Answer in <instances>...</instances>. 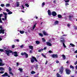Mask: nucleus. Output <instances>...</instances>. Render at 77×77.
Here are the masks:
<instances>
[{
    "instance_id": "obj_1",
    "label": "nucleus",
    "mask_w": 77,
    "mask_h": 77,
    "mask_svg": "<svg viewBox=\"0 0 77 77\" xmlns=\"http://www.w3.org/2000/svg\"><path fill=\"white\" fill-rule=\"evenodd\" d=\"M5 51L7 56H9V53H12V54H14V56H15V57H17V56H18V52L17 51L13 52L11 50H5Z\"/></svg>"
},
{
    "instance_id": "obj_2",
    "label": "nucleus",
    "mask_w": 77,
    "mask_h": 77,
    "mask_svg": "<svg viewBox=\"0 0 77 77\" xmlns=\"http://www.w3.org/2000/svg\"><path fill=\"white\" fill-rule=\"evenodd\" d=\"M61 39H63V40H60L61 42H63V45L64 48H66V46L65 45V43H64V42H65V41L64 40V37H63V36H61Z\"/></svg>"
},
{
    "instance_id": "obj_3",
    "label": "nucleus",
    "mask_w": 77,
    "mask_h": 77,
    "mask_svg": "<svg viewBox=\"0 0 77 77\" xmlns=\"http://www.w3.org/2000/svg\"><path fill=\"white\" fill-rule=\"evenodd\" d=\"M35 62H38V60H37L36 58L35 57H32L31 60V63H34L35 62Z\"/></svg>"
},
{
    "instance_id": "obj_4",
    "label": "nucleus",
    "mask_w": 77,
    "mask_h": 77,
    "mask_svg": "<svg viewBox=\"0 0 77 77\" xmlns=\"http://www.w3.org/2000/svg\"><path fill=\"white\" fill-rule=\"evenodd\" d=\"M21 55H22V56H24V55H25L26 58H27L29 56L28 54L26 52H22L21 53Z\"/></svg>"
},
{
    "instance_id": "obj_5",
    "label": "nucleus",
    "mask_w": 77,
    "mask_h": 77,
    "mask_svg": "<svg viewBox=\"0 0 77 77\" xmlns=\"http://www.w3.org/2000/svg\"><path fill=\"white\" fill-rule=\"evenodd\" d=\"M60 74H62L63 72V67L61 66L60 69Z\"/></svg>"
},
{
    "instance_id": "obj_6",
    "label": "nucleus",
    "mask_w": 77,
    "mask_h": 77,
    "mask_svg": "<svg viewBox=\"0 0 77 77\" xmlns=\"http://www.w3.org/2000/svg\"><path fill=\"white\" fill-rule=\"evenodd\" d=\"M66 73L68 75H69V74H70V72H71V70L69 69H66Z\"/></svg>"
},
{
    "instance_id": "obj_7",
    "label": "nucleus",
    "mask_w": 77,
    "mask_h": 77,
    "mask_svg": "<svg viewBox=\"0 0 77 77\" xmlns=\"http://www.w3.org/2000/svg\"><path fill=\"white\" fill-rule=\"evenodd\" d=\"M2 62H3V60H2V59L0 58V66H3V65H5V63H3Z\"/></svg>"
},
{
    "instance_id": "obj_8",
    "label": "nucleus",
    "mask_w": 77,
    "mask_h": 77,
    "mask_svg": "<svg viewBox=\"0 0 77 77\" xmlns=\"http://www.w3.org/2000/svg\"><path fill=\"white\" fill-rule=\"evenodd\" d=\"M9 75L8 74L7 72H6L5 73V74L3 75H2V77H8Z\"/></svg>"
},
{
    "instance_id": "obj_9",
    "label": "nucleus",
    "mask_w": 77,
    "mask_h": 77,
    "mask_svg": "<svg viewBox=\"0 0 77 77\" xmlns=\"http://www.w3.org/2000/svg\"><path fill=\"white\" fill-rule=\"evenodd\" d=\"M52 57L53 58H57L58 56L57 54H53L52 55Z\"/></svg>"
},
{
    "instance_id": "obj_10",
    "label": "nucleus",
    "mask_w": 77,
    "mask_h": 77,
    "mask_svg": "<svg viewBox=\"0 0 77 77\" xmlns=\"http://www.w3.org/2000/svg\"><path fill=\"white\" fill-rule=\"evenodd\" d=\"M3 14H4V15H5V20H6V19L7 18V15H8V14H7V13H5L4 12H3Z\"/></svg>"
},
{
    "instance_id": "obj_11",
    "label": "nucleus",
    "mask_w": 77,
    "mask_h": 77,
    "mask_svg": "<svg viewBox=\"0 0 77 77\" xmlns=\"http://www.w3.org/2000/svg\"><path fill=\"white\" fill-rule=\"evenodd\" d=\"M5 29H0V34L2 33V34H4L5 33Z\"/></svg>"
},
{
    "instance_id": "obj_12",
    "label": "nucleus",
    "mask_w": 77,
    "mask_h": 77,
    "mask_svg": "<svg viewBox=\"0 0 77 77\" xmlns=\"http://www.w3.org/2000/svg\"><path fill=\"white\" fill-rule=\"evenodd\" d=\"M43 33L45 36H48V34L47 33V32L44 31H43Z\"/></svg>"
},
{
    "instance_id": "obj_13",
    "label": "nucleus",
    "mask_w": 77,
    "mask_h": 77,
    "mask_svg": "<svg viewBox=\"0 0 77 77\" xmlns=\"http://www.w3.org/2000/svg\"><path fill=\"white\" fill-rule=\"evenodd\" d=\"M46 45H48V46H49V47H51V46L52 45L50 43V42H46Z\"/></svg>"
},
{
    "instance_id": "obj_14",
    "label": "nucleus",
    "mask_w": 77,
    "mask_h": 77,
    "mask_svg": "<svg viewBox=\"0 0 77 77\" xmlns=\"http://www.w3.org/2000/svg\"><path fill=\"white\" fill-rule=\"evenodd\" d=\"M52 15H53V16H56V15H57L56 13V12L55 11L53 12H52Z\"/></svg>"
},
{
    "instance_id": "obj_15",
    "label": "nucleus",
    "mask_w": 77,
    "mask_h": 77,
    "mask_svg": "<svg viewBox=\"0 0 77 77\" xmlns=\"http://www.w3.org/2000/svg\"><path fill=\"white\" fill-rule=\"evenodd\" d=\"M59 24V21L57 20L54 23V25H57Z\"/></svg>"
},
{
    "instance_id": "obj_16",
    "label": "nucleus",
    "mask_w": 77,
    "mask_h": 77,
    "mask_svg": "<svg viewBox=\"0 0 77 77\" xmlns=\"http://www.w3.org/2000/svg\"><path fill=\"white\" fill-rule=\"evenodd\" d=\"M48 13L49 15H51V11L50 10H48Z\"/></svg>"
},
{
    "instance_id": "obj_17",
    "label": "nucleus",
    "mask_w": 77,
    "mask_h": 77,
    "mask_svg": "<svg viewBox=\"0 0 77 77\" xmlns=\"http://www.w3.org/2000/svg\"><path fill=\"white\" fill-rule=\"evenodd\" d=\"M2 15H3V14H0V22L1 23H2V18H1V17H2Z\"/></svg>"
},
{
    "instance_id": "obj_18",
    "label": "nucleus",
    "mask_w": 77,
    "mask_h": 77,
    "mask_svg": "<svg viewBox=\"0 0 77 77\" xmlns=\"http://www.w3.org/2000/svg\"><path fill=\"white\" fill-rule=\"evenodd\" d=\"M16 6L17 7H19L20 6V2H16Z\"/></svg>"
},
{
    "instance_id": "obj_19",
    "label": "nucleus",
    "mask_w": 77,
    "mask_h": 77,
    "mask_svg": "<svg viewBox=\"0 0 77 77\" xmlns=\"http://www.w3.org/2000/svg\"><path fill=\"white\" fill-rule=\"evenodd\" d=\"M56 75L57 77H62L61 75H60L58 73Z\"/></svg>"
},
{
    "instance_id": "obj_20",
    "label": "nucleus",
    "mask_w": 77,
    "mask_h": 77,
    "mask_svg": "<svg viewBox=\"0 0 77 77\" xmlns=\"http://www.w3.org/2000/svg\"><path fill=\"white\" fill-rule=\"evenodd\" d=\"M0 71H5V69L4 68L2 67H0Z\"/></svg>"
},
{
    "instance_id": "obj_21",
    "label": "nucleus",
    "mask_w": 77,
    "mask_h": 77,
    "mask_svg": "<svg viewBox=\"0 0 77 77\" xmlns=\"http://www.w3.org/2000/svg\"><path fill=\"white\" fill-rule=\"evenodd\" d=\"M70 45L72 47H75V45H74L72 43H70Z\"/></svg>"
},
{
    "instance_id": "obj_22",
    "label": "nucleus",
    "mask_w": 77,
    "mask_h": 77,
    "mask_svg": "<svg viewBox=\"0 0 77 77\" xmlns=\"http://www.w3.org/2000/svg\"><path fill=\"white\" fill-rule=\"evenodd\" d=\"M62 57H63V59L64 60H65V58H66V57H65V55H64V54H63L62 55Z\"/></svg>"
},
{
    "instance_id": "obj_23",
    "label": "nucleus",
    "mask_w": 77,
    "mask_h": 77,
    "mask_svg": "<svg viewBox=\"0 0 77 77\" xmlns=\"http://www.w3.org/2000/svg\"><path fill=\"white\" fill-rule=\"evenodd\" d=\"M35 73H36V72H35V71H32L31 72V74H34Z\"/></svg>"
},
{
    "instance_id": "obj_24",
    "label": "nucleus",
    "mask_w": 77,
    "mask_h": 77,
    "mask_svg": "<svg viewBox=\"0 0 77 77\" xmlns=\"http://www.w3.org/2000/svg\"><path fill=\"white\" fill-rule=\"evenodd\" d=\"M19 32L21 34H23L24 33V31H20Z\"/></svg>"
},
{
    "instance_id": "obj_25",
    "label": "nucleus",
    "mask_w": 77,
    "mask_h": 77,
    "mask_svg": "<svg viewBox=\"0 0 77 77\" xmlns=\"http://www.w3.org/2000/svg\"><path fill=\"white\" fill-rule=\"evenodd\" d=\"M43 50H46V48H44L43 49H42L39 50L38 51V52H41V51H42Z\"/></svg>"
},
{
    "instance_id": "obj_26",
    "label": "nucleus",
    "mask_w": 77,
    "mask_h": 77,
    "mask_svg": "<svg viewBox=\"0 0 77 77\" xmlns=\"http://www.w3.org/2000/svg\"><path fill=\"white\" fill-rule=\"evenodd\" d=\"M18 70H19L20 71V72H22V71H23V69H22V68H19Z\"/></svg>"
},
{
    "instance_id": "obj_27",
    "label": "nucleus",
    "mask_w": 77,
    "mask_h": 77,
    "mask_svg": "<svg viewBox=\"0 0 77 77\" xmlns=\"http://www.w3.org/2000/svg\"><path fill=\"white\" fill-rule=\"evenodd\" d=\"M45 5V2H44L43 3H42V8H43L44 7V5Z\"/></svg>"
},
{
    "instance_id": "obj_28",
    "label": "nucleus",
    "mask_w": 77,
    "mask_h": 77,
    "mask_svg": "<svg viewBox=\"0 0 77 77\" xmlns=\"http://www.w3.org/2000/svg\"><path fill=\"white\" fill-rule=\"evenodd\" d=\"M9 72H11L12 71V69L11 67H9L8 68Z\"/></svg>"
},
{
    "instance_id": "obj_29",
    "label": "nucleus",
    "mask_w": 77,
    "mask_h": 77,
    "mask_svg": "<svg viewBox=\"0 0 77 77\" xmlns=\"http://www.w3.org/2000/svg\"><path fill=\"white\" fill-rule=\"evenodd\" d=\"M58 17L59 18H62V15L60 14H58Z\"/></svg>"
},
{
    "instance_id": "obj_30",
    "label": "nucleus",
    "mask_w": 77,
    "mask_h": 77,
    "mask_svg": "<svg viewBox=\"0 0 77 77\" xmlns=\"http://www.w3.org/2000/svg\"><path fill=\"white\" fill-rule=\"evenodd\" d=\"M35 27H36V24H35L33 26V27L32 28V29L33 30L35 29Z\"/></svg>"
},
{
    "instance_id": "obj_31",
    "label": "nucleus",
    "mask_w": 77,
    "mask_h": 77,
    "mask_svg": "<svg viewBox=\"0 0 77 77\" xmlns=\"http://www.w3.org/2000/svg\"><path fill=\"white\" fill-rule=\"evenodd\" d=\"M40 42L39 41H36V44H39Z\"/></svg>"
},
{
    "instance_id": "obj_32",
    "label": "nucleus",
    "mask_w": 77,
    "mask_h": 77,
    "mask_svg": "<svg viewBox=\"0 0 77 77\" xmlns=\"http://www.w3.org/2000/svg\"><path fill=\"white\" fill-rule=\"evenodd\" d=\"M70 68H72V69H74V67L72 65H70Z\"/></svg>"
},
{
    "instance_id": "obj_33",
    "label": "nucleus",
    "mask_w": 77,
    "mask_h": 77,
    "mask_svg": "<svg viewBox=\"0 0 77 77\" xmlns=\"http://www.w3.org/2000/svg\"><path fill=\"white\" fill-rule=\"evenodd\" d=\"M29 48H33V47L32 45H30L29 46Z\"/></svg>"
},
{
    "instance_id": "obj_34",
    "label": "nucleus",
    "mask_w": 77,
    "mask_h": 77,
    "mask_svg": "<svg viewBox=\"0 0 77 77\" xmlns=\"http://www.w3.org/2000/svg\"><path fill=\"white\" fill-rule=\"evenodd\" d=\"M32 50H30L29 51V53H32V51L33 50V48H30Z\"/></svg>"
},
{
    "instance_id": "obj_35",
    "label": "nucleus",
    "mask_w": 77,
    "mask_h": 77,
    "mask_svg": "<svg viewBox=\"0 0 77 77\" xmlns=\"http://www.w3.org/2000/svg\"><path fill=\"white\" fill-rule=\"evenodd\" d=\"M25 6H26V7H27V8L29 7V4H26L25 5Z\"/></svg>"
},
{
    "instance_id": "obj_36",
    "label": "nucleus",
    "mask_w": 77,
    "mask_h": 77,
    "mask_svg": "<svg viewBox=\"0 0 77 77\" xmlns=\"http://www.w3.org/2000/svg\"><path fill=\"white\" fill-rule=\"evenodd\" d=\"M10 5V4H6V7H9Z\"/></svg>"
},
{
    "instance_id": "obj_37",
    "label": "nucleus",
    "mask_w": 77,
    "mask_h": 77,
    "mask_svg": "<svg viewBox=\"0 0 77 77\" xmlns=\"http://www.w3.org/2000/svg\"><path fill=\"white\" fill-rule=\"evenodd\" d=\"M39 36H43V34H42L41 33H39Z\"/></svg>"
},
{
    "instance_id": "obj_38",
    "label": "nucleus",
    "mask_w": 77,
    "mask_h": 77,
    "mask_svg": "<svg viewBox=\"0 0 77 77\" xmlns=\"http://www.w3.org/2000/svg\"><path fill=\"white\" fill-rule=\"evenodd\" d=\"M12 14V12L11 11H9L8 13V14L9 15H10V14Z\"/></svg>"
},
{
    "instance_id": "obj_39",
    "label": "nucleus",
    "mask_w": 77,
    "mask_h": 77,
    "mask_svg": "<svg viewBox=\"0 0 77 77\" xmlns=\"http://www.w3.org/2000/svg\"><path fill=\"white\" fill-rule=\"evenodd\" d=\"M1 6L2 7H4L5 6V4H2L1 5Z\"/></svg>"
},
{
    "instance_id": "obj_40",
    "label": "nucleus",
    "mask_w": 77,
    "mask_h": 77,
    "mask_svg": "<svg viewBox=\"0 0 77 77\" xmlns=\"http://www.w3.org/2000/svg\"><path fill=\"white\" fill-rule=\"evenodd\" d=\"M42 39L43 42H45V39L44 38H42Z\"/></svg>"
},
{
    "instance_id": "obj_41",
    "label": "nucleus",
    "mask_w": 77,
    "mask_h": 77,
    "mask_svg": "<svg viewBox=\"0 0 77 77\" xmlns=\"http://www.w3.org/2000/svg\"><path fill=\"white\" fill-rule=\"evenodd\" d=\"M9 74H11L12 75H14L13 73H12V72H9Z\"/></svg>"
},
{
    "instance_id": "obj_42",
    "label": "nucleus",
    "mask_w": 77,
    "mask_h": 77,
    "mask_svg": "<svg viewBox=\"0 0 77 77\" xmlns=\"http://www.w3.org/2000/svg\"><path fill=\"white\" fill-rule=\"evenodd\" d=\"M24 45H20V47H21V48H22L23 47H24Z\"/></svg>"
},
{
    "instance_id": "obj_43",
    "label": "nucleus",
    "mask_w": 77,
    "mask_h": 77,
    "mask_svg": "<svg viewBox=\"0 0 77 77\" xmlns=\"http://www.w3.org/2000/svg\"><path fill=\"white\" fill-rule=\"evenodd\" d=\"M0 51L2 52V51H4L3 50V49H0Z\"/></svg>"
},
{
    "instance_id": "obj_44",
    "label": "nucleus",
    "mask_w": 77,
    "mask_h": 77,
    "mask_svg": "<svg viewBox=\"0 0 77 77\" xmlns=\"http://www.w3.org/2000/svg\"><path fill=\"white\" fill-rule=\"evenodd\" d=\"M35 67L36 68H38V65H36L35 66Z\"/></svg>"
},
{
    "instance_id": "obj_45",
    "label": "nucleus",
    "mask_w": 77,
    "mask_h": 77,
    "mask_svg": "<svg viewBox=\"0 0 77 77\" xmlns=\"http://www.w3.org/2000/svg\"><path fill=\"white\" fill-rule=\"evenodd\" d=\"M12 48H14L15 47V45H13L12 46Z\"/></svg>"
},
{
    "instance_id": "obj_46",
    "label": "nucleus",
    "mask_w": 77,
    "mask_h": 77,
    "mask_svg": "<svg viewBox=\"0 0 77 77\" xmlns=\"http://www.w3.org/2000/svg\"><path fill=\"white\" fill-rule=\"evenodd\" d=\"M3 73H4V71H2L0 72V74H3Z\"/></svg>"
},
{
    "instance_id": "obj_47",
    "label": "nucleus",
    "mask_w": 77,
    "mask_h": 77,
    "mask_svg": "<svg viewBox=\"0 0 77 77\" xmlns=\"http://www.w3.org/2000/svg\"><path fill=\"white\" fill-rule=\"evenodd\" d=\"M15 41H17V42H19L20 40L18 39H16L15 40Z\"/></svg>"
},
{
    "instance_id": "obj_48",
    "label": "nucleus",
    "mask_w": 77,
    "mask_h": 77,
    "mask_svg": "<svg viewBox=\"0 0 77 77\" xmlns=\"http://www.w3.org/2000/svg\"><path fill=\"white\" fill-rule=\"evenodd\" d=\"M65 2H66V3H68V2H69V0L65 1Z\"/></svg>"
},
{
    "instance_id": "obj_49",
    "label": "nucleus",
    "mask_w": 77,
    "mask_h": 77,
    "mask_svg": "<svg viewBox=\"0 0 77 77\" xmlns=\"http://www.w3.org/2000/svg\"><path fill=\"white\" fill-rule=\"evenodd\" d=\"M21 8L22 9H24V6H23V5L21 6Z\"/></svg>"
},
{
    "instance_id": "obj_50",
    "label": "nucleus",
    "mask_w": 77,
    "mask_h": 77,
    "mask_svg": "<svg viewBox=\"0 0 77 77\" xmlns=\"http://www.w3.org/2000/svg\"><path fill=\"white\" fill-rule=\"evenodd\" d=\"M6 11L7 12H9V10L8 9H6Z\"/></svg>"
},
{
    "instance_id": "obj_51",
    "label": "nucleus",
    "mask_w": 77,
    "mask_h": 77,
    "mask_svg": "<svg viewBox=\"0 0 77 77\" xmlns=\"http://www.w3.org/2000/svg\"><path fill=\"white\" fill-rule=\"evenodd\" d=\"M56 63H59V61L58 60H57L56 62Z\"/></svg>"
},
{
    "instance_id": "obj_52",
    "label": "nucleus",
    "mask_w": 77,
    "mask_h": 77,
    "mask_svg": "<svg viewBox=\"0 0 77 77\" xmlns=\"http://www.w3.org/2000/svg\"><path fill=\"white\" fill-rule=\"evenodd\" d=\"M47 63H48V61H47V60L46 61L45 64V65H47Z\"/></svg>"
},
{
    "instance_id": "obj_53",
    "label": "nucleus",
    "mask_w": 77,
    "mask_h": 77,
    "mask_svg": "<svg viewBox=\"0 0 77 77\" xmlns=\"http://www.w3.org/2000/svg\"><path fill=\"white\" fill-rule=\"evenodd\" d=\"M65 5L66 6L67 5H69V4H68V3H66L65 4Z\"/></svg>"
},
{
    "instance_id": "obj_54",
    "label": "nucleus",
    "mask_w": 77,
    "mask_h": 77,
    "mask_svg": "<svg viewBox=\"0 0 77 77\" xmlns=\"http://www.w3.org/2000/svg\"><path fill=\"white\" fill-rule=\"evenodd\" d=\"M49 53H52V51H49Z\"/></svg>"
},
{
    "instance_id": "obj_55",
    "label": "nucleus",
    "mask_w": 77,
    "mask_h": 77,
    "mask_svg": "<svg viewBox=\"0 0 77 77\" xmlns=\"http://www.w3.org/2000/svg\"><path fill=\"white\" fill-rule=\"evenodd\" d=\"M17 66H18V65H19V63H17Z\"/></svg>"
},
{
    "instance_id": "obj_56",
    "label": "nucleus",
    "mask_w": 77,
    "mask_h": 77,
    "mask_svg": "<svg viewBox=\"0 0 77 77\" xmlns=\"http://www.w3.org/2000/svg\"><path fill=\"white\" fill-rule=\"evenodd\" d=\"M43 57H44L45 58H47V57H46V56L44 55Z\"/></svg>"
},
{
    "instance_id": "obj_57",
    "label": "nucleus",
    "mask_w": 77,
    "mask_h": 77,
    "mask_svg": "<svg viewBox=\"0 0 77 77\" xmlns=\"http://www.w3.org/2000/svg\"><path fill=\"white\" fill-rule=\"evenodd\" d=\"M74 64H75V65L77 64V61H76L75 63Z\"/></svg>"
},
{
    "instance_id": "obj_58",
    "label": "nucleus",
    "mask_w": 77,
    "mask_h": 77,
    "mask_svg": "<svg viewBox=\"0 0 77 77\" xmlns=\"http://www.w3.org/2000/svg\"><path fill=\"white\" fill-rule=\"evenodd\" d=\"M69 18H71L72 17V16H69Z\"/></svg>"
},
{
    "instance_id": "obj_59",
    "label": "nucleus",
    "mask_w": 77,
    "mask_h": 77,
    "mask_svg": "<svg viewBox=\"0 0 77 77\" xmlns=\"http://www.w3.org/2000/svg\"><path fill=\"white\" fill-rule=\"evenodd\" d=\"M75 53H77V50L74 52Z\"/></svg>"
},
{
    "instance_id": "obj_60",
    "label": "nucleus",
    "mask_w": 77,
    "mask_h": 77,
    "mask_svg": "<svg viewBox=\"0 0 77 77\" xmlns=\"http://www.w3.org/2000/svg\"><path fill=\"white\" fill-rule=\"evenodd\" d=\"M42 24H44V22H42L41 23V25H42Z\"/></svg>"
},
{
    "instance_id": "obj_61",
    "label": "nucleus",
    "mask_w": 77,
    "mask_h": 77,
    "mask_svg": "<svg viewBox=\"0 0 77 77\" xmlns=\"http://www.w3.org/2000/svg\"><path fill=\"white\" fill-rule=\"evenodd\" d=\"M67 36V35H63V36Z\"/></svg>"
},
{
    "instance_id": "obj_62",
    "label": "nucleus",
    "mask_w": 77,
    "mask_h": 77,
    "mask_svg": "<svg viewBox=\"0 0 77 77\" xmlns=\"http://www.w3.org/2000/svg\"><path fill=\"white\" fill-rule=\"evenodd\" d=\"M70 26V24H67V26L68 27H69Z\"/></svg>"
},
{
    "instance_id": "obj_63",
    "label": "nucleus",
    "mask_w": 77,
    "mask_h": 77,
    "mask_svg": "<svg viewBox=\"0 0 77 77\" xmlns=\"http://www.w3.org/2000/svg\"><path fill=\"white\" fill-rule=\"evenodd\" d=\"M42 56H43L44 55V54H42Z\"/></svg>"
},
{
    "instance_id": "obj_64",
    "label": "nucleus",
    "mask_w": 77,
    "mask_h": 77,
    "mask_svg": "<svg viewBox=\"0 0 77 77\" xmlns=\"http://www.w3.org/2000/svg\"><path fill=\"white\" fill-rule=\"evenodd\" d=\"M0 29H2V26H0Z\"/></svg>"
}]
</instances>
